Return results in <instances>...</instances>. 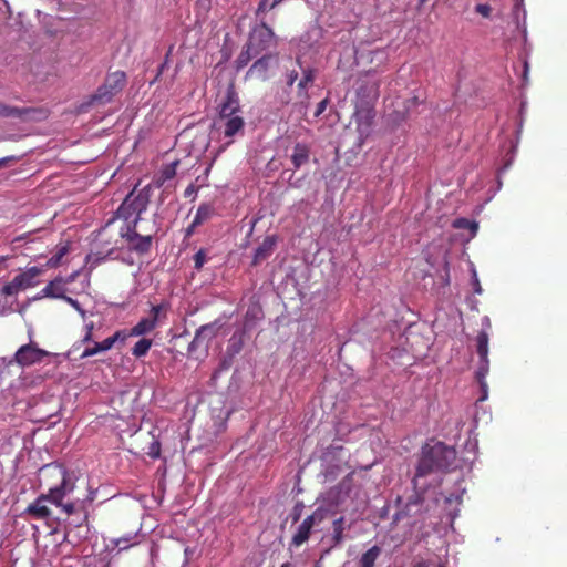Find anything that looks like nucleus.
Returning a JSON list of instances; mask_svg holds the SVG:
<instances>
[{"label":"nucleus","mask_w":567,"mask_h":567,"mask_svg":"<svg viewBox=\"0 0 567 567\" xmlns=\"http://www.w3.org/2000/svg\"><path fill=\"white\" fill-rule=\"evenodd\" d=\"M65 482L63 477L61 486L51 488L47 495H40L25 511L37 519H44L52 534L63 532L64 539L68 537V519L71 515V503H62L65 496Z\"/></svg>","instance_id":"f257e3e1"},{"label":"nucleus","mask_w":567,"mask_h":567,"mask_svg":"<svg viewBox=\"0 0 567 567\" xmlns=\"http://www.w3.org/2000/svg\"><path fill=\"white\" fill-rule=\"evenodd\" d=\"M456 457L457 452H455L454 447H450V445L443 444V442L423 445L412 480L415 489L420 487L421 477H425V475H430L434 471H446V468L452 467Z\"/></svg>","instance_id":"f03ea898"},{"label":"nucleus","mask_w":567,"mask_h":567,"mask_svg":"<svg viewBox=\"0 0 567 567\" xmlns=\"http://www.w3.org/2000/svg\"><path fill=\"white\" fill-rule=\"evenodd\" d=\"M126 82L127 75L125 71H121V69L107 73L105 80L97 90L89 96L87 101L78 105L76 113H84V111H89L92 104L111 103L114 96H116L118 92L123 91Z\"/></svg>","instance_id":"7ed1b4c3"},{"label":"nucleus","mask_w":567,"mask_h":567,"mask_svg":"<svg viewBox=\"0 0 567 567\" xmlns=\"http://www.w3.org/2000/svg\"><path fill=\"white\" fill-rule=\"evenodd\" d=\"M152 196V186L147 184L137 190L136 186L131 190L117 208V217L123 224H138L141 215L147 209Z\"/></svg>","instance_id":"20e7f679"},{"label":"nucleus","mask_w":567,"mask_h":567,"mask_svg":"<svg viewBox=\"0 0 567 567\" xmlns=\"http://www.w3.org/2000/svg\"><path fill=\"white\" fill-rule=\"evenodd\" d=\"M120 218L116 215L102 226L95 236V244L100 247V251L112 254L114 249H123L124 247V224H118Z\"/></svg>","instance_id":"39448f33"},{"label":"nucleus","mask_w":567,"mask_h":567,"mask_svg":"<svg viewBox=\"0 0 567 567\" xmlns=\"http://www.w3.org/2000/svg\"><path fill=\"white\" fill-rule=\"evenodd\" d=\"M354 90L357 99H360L368 106H374L377 99L380 96V81L371 73H364L357 79Z\"/></svg>","instance_id":"423d86ee"},{"label":"nucleus","mask_w":567,"mask_h":567,"mask_svg":"<svg viewBox=\"0 0 567 567\" xmlns=\"http://www.w3.org/2000/svg\"><path fill=\"white\" fill-rule=\"evenodd\" d=\"M374 117V107H368L365 103L355 97L353 120L357 124L360 143H364L365 138L370 135Z\"/></svg>","instance_id":"0eeeda50"},{"label":"nucleus","mask_w":567,"mask_h":567,"mask_svg":"<svg viewBox=\"0 0 567 567\" xmlns=\"http://www.w3.org/2000/svg\"><path fill=\"white\" fill-rule=\"evenodd\" d=\"M0 117H13L22 122H40L48 117V113L41 107H17L0 101Z\"/></svg>","instance_id":"6e6552de"},{"label":"nucleus","mask_w":567,"mask_h":567,"mask_svg":"<svg viewBox=\"0 0 567 567\" xmlns=\"http://www.w3.org/2000/svg\"><path fill=\"white\" fill-rule=\"evenodd\" d=\"M152 235H140L137 224H124V247L137 254H147L152 247Z\"/></svg>","instance_id":"1a4fd4ad"},{"label":"nucleus","mask_w":567,"mask_h":567,"mask_svg":"<svg viewBox=\"0 0 567 567\" xmlns=\"http://www.w3.org/2000/svg\"><path fill=\"white\" fill-rule=\"evenodd\" d=\"M326 515L327 511H324V508H317L309 514L301 524H299L296 533L293 534L291 539L292 546H302V544H306L315 525L321 524V522L326 519Z\"/></svg>","instance_id":"9d476101"},{"label":"nucleus","mask_w":567,"mask_h":567,"mask_svg":"<svg viewBox=\"0 0 567 567\" xmlns=\"http://www.w3.org/2000/svg\"><path fill=\"white\" fill-rule=\"evenodd\" d=\"M40 274L41 269L35 266L28 268L25 271L17 275L10 282L4 285L1 292L6 296L17 295L19 291L34 286L35 279Z\"/></svg>","instance_id":"9b49d317"},{"label":"nucleus","mask_w":567,"mask_h":567,"mask_svg":"<svg viewBox=\"0 0 567 567\" xmlns=\"http://www.w3.org/2000/svg\"><path fill=\"white\" fill-rule=\"evenodd\" d=\"M251 44L254 45V56H258L262 50L271 47V44H276V35L271 27L265 23V21L252 28Z\"/></svg>","instance_id":"f8f14e48"},{"label":"nucleus","mask_w":567,"mask_h":567,"mask_svg":"<svg viewBox=\"0 0 567 567\" xmlns=\"http://www.w3.org/2000/svg\"><path fill=\"white\" fill-rule=\"evenodd\" d=\"M476 352L480 355L481 365L477 369V378L484 379L488 372V352H489V334L486 331H480L476 337Z\"/></svg>","instance_id":"ddd939ff"},{"label":"nucleus","mask_w":567,"mask_h":567,"mask_svg":"<svg viewBox=\"0 0 567 567\" xmlns=\"http://www.w3.org/2000/svg\"><path fill=\"white\" fill-rule=\"evenodd\" d=\"M240 111V102L238 93L230 87L225 96V101L219 105V118L225 123L230 118L233 113Z\"/></svg>","instance_id":"4468645a"},{"label":"nucleus","mask_w":567,"mask_h":567,"mask_svg":"<svg viewBox=\"0 0 567 567\" xmlns=\"http://www.w3.org/2000/svg\"><path fill=\"white\" fill-rule=\"evenodd\" d=\"M297 64L302 70L301 79L297 82V90L299 96H305V99H308L309 92L308 87L309 84H313L316 80L317 71L313 68H303L301 58L296 59Z\"/></svg>","instance_id":"2eb2a0df"},{"label":"nucleus","mask_w":567,"mask_h":567,"mask_svg":"<svg viewBox=\"0 0 567 567\" xmlns=\"http://www.w3.org/2000/svg\"><path fill=\"white\" fill-rule=\"evenodd\" d=\"M218 329L219 327L217 323L202 324L197 329L192 342L188 346V349L195 350V348L199 347V344H203V342H208L210 338H214V336L217 334Z\"/></svg>","instance_id":"dca6fc26"},{"label":"nucleus","mask_w":567,"mask_h":567,"mask_svg":"<svg viewBox=\"0 0 567 567\" xmlns=\"http://www.w3.org/2000/svg\"><path fill=\"white\" fill-rule=\"evenodd\" d=\"M43 355V351L32 347L31 344L22 346L16 353V361L21 365H30L37 361H40Z\"/></svg>","instance_id":"f3484780"},{"label":"nucleus","mask_w":567,"mask_h":567,"mask_svg":"<svg viewBox=\"0 0 567 567\" xmlns=\"http://www.w3.org/2000/svg\"><path fill=\"white\" fill-rule=\"evenodd\" d=\"M276 245H277L276 236H266L264 238L261 245H259L255 250L252 266H258V264H260V261H264V259L269 258V256H271Z\"/></svg>","instance_id":"a211bd4d"},{"label":"nucleus","mask_w":567,"mask_h":567,"mask_svg":"<svg viewBox=\"0 0 567 567\" xmlns=\"http://www.w3.org/2000/svg\"><path fill=\"white\" fill-rule=\"evenodd\" d=\"M68 288L66 281L62 278H56L52 280L44 289L43 293L48 297L61 298L65 299L68 302H71V298L66 296Z\"/></svg>","instance_id":"6ab92c4d"},{"label":"nucleus","mask_w":567,"mask_h":567,"mask_svg":"<svg viewBox=\"0 0 567 567\" xmlns=\"http://www.w3.org/2000/svg\"><path fill=\"white\" fill-rule=\"evenodd\" d=\"M311 155V150L308 146V144H301V142H298L295 145L293 153L291 155V161L293 164L295 169H299L303 163H308Z\"/></svg>","instance_id":"aec40b11"},{"label":"nucleus","mask_w":567,"mask_h":567,"mask_svg":"<svg viewBox=\"0 0 567 567\" xmlns=\"http://www.w3.org/2000/svg\"><path fill=\"white\" fill-rule=\"evenodd\" d=\"M382 549L379 545H373L368 548L358 559L359 567H375V564L381 556Z\"/></svg>","instance_id":"412c9836"},{"label":"nucleus","mask_w":567,"mask_h":567,"mask_svg":"<svg viewBox=\"0 0 567 567\" xmlns=\"http://www.w3.org/2000/svg\"><path fill=\"white\" fill-rule=\"evenodd\" d=\"M120 333L111 334V337H106L101 343H94L93 347H85L82 352V357H92V354H97V352H102V350H109L115 344L116 340H118Z\"/></svg>","instance_id":"4be33fe9"},{"label":"nucleus","mask_w":567,"mask_h":567,"mask_svg":"<svg viewBox=\"0 0 567 567\" xmlns=\"http://www.w3.org/2000/svg\"><path fill=\"white\" fill-rule=\"evenodd\" d=\"M245 126V121L241 115H239V112L231 113L229 120L224 123V135L226 136H234L236 133H239V131H243Z\"/></svg>","instance_id":"5701e85b"},{"label":"nucleus","mask_w":567,"mask_h":567,"mask_svg":"<svg viewBox=\"0 0 567 567\" xmlns=\"http://www.w3.org/2000/svg\"><path fill=\"white\" fill-rule=\"evenodd\" d=\"M272 55H262V58L257 59L256 61H254L250 69H248L247 74H249L250 76L257 74V76L266 79Z\"/></svg>","instance_id":"b1692460"},{"label":"nucleus","mask_w":567,"mask_h":567,"mask_svg":"<svg viewBox=\"0 0 567 567\" xmlns=\"http://www.w3.org/2000/svg\"><path fill=\"white\" fill-rule=\"evenodd\" d=\"M255 56L254 45H252V31L250 32L248 42L241 49L238 58L235 61V65L237 69H244L247 66L248 62Z\"/></svg>","instance_id":"393cba45"},{"label":"nucleus","mask_w":567,"mask_h":567,"mask_svg":"<svg viewBox=\"0 0 567 567\" xmlns=\"http://www.w3.org/2000/svg\"><path fill=\"white\" fill-rule=\"evenodd\" d=\"M73 308L78 311V316L80 320L82 321L83 329L85 331L84 336L82 337V342H87L90 338H92V331L94 327V321H87V316L85 311H83L82 307H80L78 301H73Z\"/></svg>","instance_id":"a878e982"},{"label":"nucleus","mask_w":567,"mask_h":567,"mask_svg":"<svg viewBox=\"0 0 567 567\" xmlns=\"http://www.w3.org/2000/svg\"><path fill=\"white\" fill-rule=\"evenodd\" d=\"M216 209L213 204H199L196 215H195V224L200 225L204 224V221H208L213 215H215Z\"/></svg>","instance_id":"bb28decb"},{"label":"nucleus","mask_w":567,"mask_h":567,"mask_svg":"<svg viewBox=\"0 0 567 567\" xmlns=\"http://www.w3.org/2000/svg\"><path fill=\"white\" fill-rule=\"evenodd\" d=\"M151 330H154V323L150 320V317H144L136 324H134V327L131 328L130 334H147V332H151Z\"/></svg>","instance_id":"cd10ccee"},{"label":"nucleus","mask_w":567,"mask_h":567,"mask_svg":"<svg viewBox=\"0 0 567 567\" xmlns=\"http://www.w3.org/2000/svg\"><path fill=\"white\" fill-rule=\"evenodd\" d=\"M152 344V339H146V337H143L135 343L134 347H132V354H134V357H144V354H147Z\"/></svg>","instance_id":"c85d7f7f"},{"label":"nucleus","mask_w":567,"mask_h":567,"mask_svg":"<svg viewBox=\"0 0 567 567\" xmlns=\"http://www.w3.org/2000/svg\"><path fill=\"white\" fill-rule=\"evenodd\" d=\"M333 526V539L336 544H340L344 537V518L339 516L332 524Z\"/></svg>","instance_id":"c756f323"},{"label":"nucleus","mask_w":567,"mask_h":567,"mask_svg":"<svg viewBox=\"0 0 567 567\" xmlns=\"http://www.w3.org/2000/svg\"><path fill=\"white\" fill-rule=\"evenodd\" d=\"M136 537L137 534H126L125 536H120L115 540V546H117L120 549H126V547L133 546V544H136Z\"/></svg>","instance_id":"7c9ffc66"},{"label":"nucleus","mask_w":567,"mask_h":567,"mask_svg":"<svg viewBox=\"0 0 567 567\" xmlns=\"http://www.w3.org/2000/svg\"><path fill=\"white\" fill-rule=\"evenodd\" d=\"M454 227H466L471 230L472 236H475L478 225L474 223V220H468V218H456L453 223Z\"/></svg>","instance_id":"2f4dec72"},{"label":"nucleus","mask_w":567,"mask_h":567,"mask_svg":"<svg viewBox=\"0 0 567 567\" xmlns=\"http://www.w3.org/2000/svg\"><path fill=\"white\" fill-rule=\"evenodd\" d=\"M68 251H69V246H68V244H66V245L62 246V247L58 250V252H56L54 256H52V257L48 260V265H49L50 267H56V266L60 264V261H61L62 257H63L64 255H66V254H68Z\"/></svg>","instance_id":"473e14b6"},{"label":"nucleus","mask_w":567,"mask_h":567,"mask_svg":"<svg viewBox=\"0 0 567 567\" xmlns=\"http://www.w3.org/2000/svg\"><path fill=\"white\" fill-rule=\"evenodd\" d=\"M165 308V305H154V307L151 308L150 320L153 322V330L156 328L161 313Z\"/></svg>","instance_id":"72a5a7b5"},{"label":"nucleus","mask_w":567,"mask_h":567,"mask_svg":"<svg viewBox=\"0 0 567 567\" xmlns=\"http://www.w3.org/2000/svg\"><path fill=\"white\" fill-rule=\"evenodd\" d=\"M178 162H173L172 164H167L162 171V179H173L176 175V165Z\"/></svg>","instance_id":"f704fd0d"},{"label":"nucleus","mask_w":567,"mask_h":567,"mask_svg":"<svg viewBox=\"0 0 567 567\" xmlns=\"http://www.w3.org/2000/svg\"><path fill=\"white\" fill-rule=\"evenodd\" d=\"M206 259H207V255H206L204 248H199V250H197V252L194 256L195 268H197V269L203 268Z\"/></svg>","instance_id":"c9c22d12"},{"label":"nucleus","mask_w":567,"mask_h":567,"mask_svg":"<svg viewBox=\"0 0 567 567\" xmlns=\"http://www.w3.org/2000/svg\"><path fill=\"white\" fill-rule=\"evenodd\" d=\"M476 12L482 16H491L492 13V7L491 4H487V2H478L475 7Z\"/></svg>","instance_id":"e433bc0d"},{"label":"nucleus","mask_w":567,"mask_h":567,"mask_svg":"<svg viewBox=\"0 0 567 567\" xmlns=\"http://www.w3.org/2000/svg\"><path fill=\"white\" fill-rule=\"evenodd\" d=\"M302 508H303V502H297L292 508V512H291V519L292 522H298V519H300L301 517V513H302Z\"/></svg>","instance_id":"4c0bfd02"},{"label":"nucleus","mask_w":567,"mask_h":567,"mask_svg":"<svg viewBox=\"0 0 567 567\" xmlns=\"http://www.w3.org/2000/svg\"><path fill=\"white\" fill-rule=\"evenodd\" d=\"M298 76H299V73H298L297 69H291L290 71H288L287 74H286L287 85L288 86H293V84L297 81Z\"/></svg>","instance_id":"58836bf2"},{"label":"nucleus","mask_w":567,"mask_h":567,"mask_svg":"<svg viewBox=\"0 0 567 567\" xmlns=\"http://www.w3.org/2000/svg\"><path fill=\"white\" fill-rule=\"evenodd\" d=\"M151 457H159L161 455V444L159 442H155V444L151 445V450L148 452Z\"/></svg>","instance_id":"ea45409f"},{"label":"nucleus","mask_w":567,"mask_h":567,"mask_svg":"<svg viewBox=\"0 0 567 567\" xmlns=\"http://www.w3.org/2000/svg\"><path fill=\"white\" fill-rule=\"evenodd\" d=\"M327 105H328V100H321V102H319L316 107L315 116H319V114L324 113Z\"/></svg>","instance_id":"a19ab883"},{"label":"nucleus","mask_w":567,"mask_h":567,"mask_svg":"<svg viewBox=\"0 0 567 567\" xmlns=\"http://www.w3.org/2000/svg\"><path fill=\"white\" fill-rule=\"evenodd\" d=\"M196 227H197V224H195V218H193L192 223L185 229V236L186 237L193 236Z\"/></svg>","instance_id":"79ce46f5"},{"label":"nucleus","mask_w":567,"mask_h":567,"mask_svg":"<svg viewBox=\"0 0 567 567\" xmlns=\"http://www.w3.org/2000/svg\"><path fill=\"white\" fill-rule=\"evenodd\" d=\"M268 1L269 0H260L258 10H257V14H260V12H266V10H268V8H269Z\"/></svg>","instance_id":"37998d69"},{"label":"nucleus","mask_w":567,"mask_h":567,"mask_svg":"<svg viewBox=\"0 0 567 567\" xmlns=\"http://www.w3.org/2000/svg\"><path fill=\"white\" fill-rule=\"evenodd\" d=\"M196 192L193 184H190V186H188L186 189H185V197H189V195H193V193Z\"/></svg>","instance_id":"c03bdc74"},{"label":"nucleus","mask_w":567,"mask_h":567,"mask_svg":"<svg viewBox=\"0 0 567 567\" xmlns=\"http://www.w3.org/2000/svg\"><path fill=\"white\" fill-rule=\"evenodd\" d=\"M12 159H13V157H10V156L0 158V168L6 166Z\"/></svg>","instance_id":"a18cd8bd"},{"label":"nucleus","mask_w":567,"mask_h":567,"mask_svg":"<svg viewBox=\"0 0 567 567\" xmlns=\"http://www.w3.org/2000/svg\"><path fill=\"white\" fill-rule=\"evenodd\" d=\"M127 336H131L130 331H128V333H127V331H118L117 340H126Z\"/></svg>","instance_id":"49530a36"},{"label":"nucleus","mask_w":567,"mask_h":567,"mask_svg":"<svg viewBox=\"0 0 567 567\" xmlns=\"http://www.w3.org/2000/svg\"><path fill=\"white\" fill-rule=\"evenodd\" d=\"M233 348H234L235 352H239V350L241 348V341H238V343H234Z\"/></svg>","instance_id":"de8ad7c7"},{"label":"nucleus","mask_w":567,"mask_h":567,"mask_svg":"<svg viewBox=\"0 0 567 567\" xmlns=\"http://www.w3.org/2000/svg\"><path fill=\"white\" fill-rule=\"evenodd\" d=\"M420 502H422V496H420L419 492H416L414 501H411L410 503H420Z\"/></svg>","instance_id":"09e8293b"},{"label":"nucleus","mask_w":567,"mask_h":567,"mask_svg":"<svg viewBox=\"0 0 567 567\" xmlns=\"http://www.w3.org/2000/svg\"><path fill=\"white\" fill-rule=\"evenodd\" d=\"M52 509L54 512V515H59L61 517H64L63 514L60 511L56 509V506H54V508H52Z\"/></svg>","instance_id":"8fccbe9b"},{"label":"nucleus","mask_w":567,"mask_h":567,"mask_svg":"<svg viewBox=\"0 0 567 567\" xmlns=\"http://www.w3.org/2000/svg\"><path fill=\"white\" fill-rule=\"evenodd\" d=\"M280 2H282V0H274L272 2H270V8H275V6H277V3Z\"/></svg>","instance_id":"3c124183"},{"label":"nucleus","mask_w":567,"mask_h":567,"mask_svg":"<svg viewBox=\"0 0 567 567\" xmlns=\"http://www.w3.org/2000/svg\"><path fill=\"white\" fill-rule=\"evenodd\" d=\"M76 528H78V529H83V528H84V529H85V532H89V526H84V527H83V524H78Z\"/></svg>","instance_id":"603ef678"},{"label":"nucleus","mask_w":567,"mask_h":567,"mask_svg":"<svg viewBox=\"0 0 567 567\" xmlns=\"http://www.w3.org/2000/svg\"><path fill=\"white\" fill-rule=\"evenodd\" d=\"M350 482H351V478H350V476H348V478H346L343 481V485H350Z\"/></svg>","instance_id":"864d4df0"},{"label":"nucleus","mask_w":567,"mask_h":567,"mask_svg":"<svg viewBox=\"0 0 567 567\" xmlns=\"http://www.w3.org/2000/svg\"><path fill=\"white\" fill-rule=\"evenodd\" d=\"M4 313H6V309H4V307H1V306H0V315H4Z\"/></svg>","instance_id":"5fc2aeb1"},{"label":"nucleus","mask_w":567,"mask_h":567,"mask_svg":"<svg viewBox=\"0 0 567 567\" xmlns=\"http://www.w3.org/2000/svg\"><path fill=\"white\" fill-rule=\"evenodd\" d=\"M280 567H290V563H284Z\"/></svg>","instance_id":"6e6d98bb"},{"label":"nucleus","mask_w":567,"mask_h":567,"mask_svg":"<svg viewBox=\"0 0 567 567\" xmlns=\"http://www.w3.org/2000/svg\"><path fill=\"white\" fill-rule=\"evenodd\" d=\"M528 63H525V72H527Z\"/></svg>","instance_id":"4d7b16f0"},{"label":"nucleus","mask_w":567,"mask_h":567,"mask_svg":"<svg viewBox=\"0 0 567 567\" xmlns=\"http://www.w3.org/2000/svg\"><path fill=\"white\" fill-rule=\"evenodd\" d=\"M412 103H417L416 97H414V99L412 100Z\"/></svg>","instance_id":"13d9d810"},{"label":"nucleus","mask_w":567,"mask_h":567,"mask_svg":"<svg viewBox=\"0 0 567 567\" xmlns=\"http://www.w3.org/2000/svg\"><path fill=\"white\" fill-rule=\"evenodd\" d=\"M440 567H444L443 565H440Z\"/></svg>","instance_id":"bf43d9fd"}]
</instances>
